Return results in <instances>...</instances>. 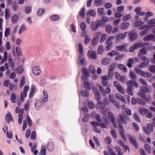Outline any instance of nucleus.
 <instances>
[{"label":"nucleus","instance_id":"1","mask_svg":"<svg viewBox=\"0 0 155 155\" xmlns=\"http://www.w3.org/2000/svg\"><path fill=\"white\" fill-rule=\"evenodd\" d=\"M127 84L128 86V89H127V93H128L130 95L132 96L133 93L132 91L134 89L133 86L136 87H138V84L133 80H130L127 83Z\"/></svg>","mask_w":155,"mask_h":155},{"label":"nucleus","instance_id":"2","mask_svg":"<svg viewBox=\"0 0 155 155\" xmlns=\"http://www.w3.org/2000/svg\"><path fill=\"white\" fill-rule=\"evenodd\" d=\"M81 71L83 74L81 77L82 81L83 82L87 81L88 78L91 76L87 69L86 67H83L81 69Z\"/></svg>","mask_w":155,"mask_h":155},{"label":"nucleus","instance_id":"3","mask_svg":"<svg viewBox=\"0 0 155 155\" xmlns=\"http://www.w3.org/2000/svg\"><path fill=\"white\" fill-rule=\"evenodd\" d=\"M143 131L147 135L150 134L153 131V127L151 124H147L146 127L143 128Z\"/></svg>","mask_w":155,"mask_h":155},{"label":"nucleus","instance_id":"4","mask_svg":"<svg viewBox=\"0 0 155 155\" xmlns=\"http://www.w3.org/2000/svg\"><path fill=\"white\" fill-rule=\"evenodd\" d=\"M128 137L130 142L135 147V149H138L139 147L138 143L136 139L133 136L130 135H128Z\"/></svg>","mask_w":155,"mask_h":155},{"label":"nucleus","instance_id":"5","mask_svg":"<svg viewBox=\"0 0 155 155\" xmlns=\"http://www.w3.org/2000/svg\"><path fill=\"white\" fill-rule=\"evenodd\" d=\"M135 72L137 74H139L143 77H146L147 78H150L151 77L150 74H149L148 73H145L137 68H135Z\"/></svg>","mask_w":155,"mask_h":155},{"label":"nucleus","instance_id":"6","mask_svg":"<svg viewBox=\"0 0 155 155\" xmlns=\"http://www.w3.org/2000/svg\"><path fill=\"white\" fill-rule=\"evenodd\" d=\"M127 33L129 36V39H137V33L135 30H132L129 33L128 32H127Z\"/></svg>","mask_w":155,"mask_h":155},{"label":"nucleus","instance_id":"7","mask_svg":"<svg viewBox=\"0 0 155 155\" xmlns=\"http://www.w3.org/2000/svg\"><path fill=\"white\" fill-rule=\"evenodd\" d=\"M144 45L143 43H139L134 45L133 46L129 48L130 52H133L136 49L142 47Z\"/></svg>","mask_w":155,"mask_h":155},{"label":"nucleus","instance_id":"8","mask_svg":"<svg viewBox=\"0 0 155 155\" xmlns=\"http://www.w3.org/2000/svg\"><path fill=\"white\" fill-rule=\"evenodd\" d=\"M32 72L35 75H38L40 73L41 71L39 68L38 66H34L32 69Z\"/></svg>","mask_w":155,"mask_h":155},{"label":"nucleus","instance_id":"9","mask_svg":"<svg viewBox=\"0 0 155 155\" xmlns=\"http://www.w3.org/2000/svg\"><path fill=\"white\" fill-rule=\"evenodd\" d=\"M55 145L52 141L50 142L48 144L47 149L49 151H52L54 149Z\"/></svg>","mask_w":155,"mask_h":155},{"label":"nucleus","instance_id":"10","mask_svg":"<svg viewBox=\"0 0 155 155\" xmlns=\"http://www.w3.org/2000/svg\"><path fill=\"white\" fill-rule=\"evenodd\" d=\"M88 57L89 58L91 59H97L96 55L97 53L95 51H93L92 52H89L88 51L87 53Z\"/></svg>","mask_w":155,"mask_h":155},{"label":"nucleus","instance_id":"11","mask_svg":"<svg viewBox=\"0 0 155 155\" xmlns=\"http://www.w3.org/2000/svg\"><path fill=\"white\" fill-rule=\"evenodd\" d=\"M5 121L9 123V121H13V117L10 113H8L5 116Z\"/></svg>","mask_w":155,"mask_h":155},{"label":"nucleus","instance_id":"12","mask_svg":"<svg viewBox=\"0 0 155 155\" xmlns=\"http://www.w3.org/2000/svg\"><path fill=\"white\" fill-rule=\"evenodd\" d=\"M98 25V22L97 21H93L91 23V27L93 31H95L98 28L97 25Z\"/></svg>","mask_w":155,"mask_h":155},{"label":"nucleus","instance_id":"13","mask_svg":"<svg viewBox=\"0 0 155 155\" xmlns=\"http://www.w3.org/2000/svg\"><path fill=\"white\" fill-rule=\"evenodd\" d=\"M145 94L142 90H140L138 92V95L139 96L143 98L145 101L148 102L149 101V100L146 98V95Z\"/></svg>","mask_w":155,"mask_h":155},{"label":"nucleus","instance_id":"14","mask_svg":"<svg viewBox=\"0 0 155 155\" xmlns=\"http://www.w3.org/2000/svg\"><path fill=\"white\" fill-rule=\"evenodd\" d=\"M110 61V58L106 57L101 60V63L103 65H107L109 64Z\"/></svg>","mask_w":155,"mask_h":155},{"label":"nucleus","instance_id":"15","mask_svg":"<svg viewBox=\"0 0 155 155\" xmlns=\"http://www.w3.org/2000/svg\"><path fill=\"white\" fill-rule=\"evenodd\" d=\"M112 39H107L106 43L107 44L106 48L107 51L110 50V47L112 45L113 41H111Z\"/></svg>","mask_w":155,"mask_h":155},{"label":"nucleus","instance_id":"16","mask_svg":"<svg viewBox=\"0 0 155 155\" xmlns=\"http://www.w3.org/2000/svg\"><path fill=\"white\" fill-rule=\"evenodd\" d=\"M83 55H80L79 56V62L81 66H85L86 64V62L85 61V58H83Z\"/></svg>","mask_w":155,"mask_h":155},{"label":"nucleus","instance_id":"17","mask_svg":"<svg viewBox=\"0 0 155 155\" xmlns=\"http://www.w3.org/2000/svg\"><path fill=\"white\" fill-rule=\"evenodd\" d=\"M118 127L120 130L119 132L120 133V135L122 136L123 139L125 141H126V138L124 136V130L123 126L121 125H119Z\"/></svg>","mask_w":155,"mask_h":155},{"label":"nucleus","instance_id":"18","mask_svg":"<svg viewBox=\"0 0 155 155\" xmlns=\"http://www.w3.org/2000/svg\"><path fill=\"white\" fill-rule=\"evenodd\" d=\"M24 69L21 65L18 66L17 68H16L15 71L18 74H21L23 71Z\"/></svg>","mask_w":155,"mask_h":155},{"label":"nucleus","instance_id":"19","mask_svg":"<svg viewBox=\"0 0 155 155\" xmlns=\"http://www.w3.org/2000/svg\"><path fill=\"white\" fill-rule=\"evenodd\" d=\"M96 106L99 109H103L105 108V105L104 103H103L102 102L100 101H98Z\"/></svg>","mask_w":155,"mask_h":155},{"label":"nucleus","instance_id":"20","mask_svg":"<svg viewBox=\"0 0 155 155\" xmlns=\"http://www.w3.org/2000/svg\"><path fill=\"white\" fill-rule=\"evenodd\" d=\"M18 17L17 15L15 14L12 15V18H11V21L12 22L13 24H15L17 23V21L18 20Z\"/></svg>","mask_w":155,"mask_h":155},{"label":"nucleus","instance_id":"21","mask_svg":"<svg viewBox=\"0 0 155 155\" xmlns=\"http://www.w3.org/2000/svg\"><path fill=\"white\" fill-rule=\"evenodd\" d=\"M115 96L116 98L118 100L121 101H125L124 98L119 93H116Z\"/></svg>","mask_w":155,"mask_h":155},{"label":"nucleus","instance_id":"22","mask_svg":"<svg viewBox=\"0 0 155 155\" xmlns=\"http://www.w3.org/2000/svg\"><path fill=\"white\" fill-rule=\"evenodd\" d=\"M84 87L85 89L87 91H89L91 89V85L87 81L84 82Z\"/></svg>","mask_w":155,"mask_h":155},{"label":"nucleus","instance_id":"23","mask_svg":"<svg viewBox=\"0 0 155 155\" xmlns=\"http://www.w3.org/2000/svg\"><path fill=\"white\" fill-rule=\"evenodd\" d=\"M8 58V53L6 51L4 52L3 57L2 58L1 61L0 62V64L4 63L5 61L7 60Z\"/></svg>","mask_w":155,"mask_h":155},{"label":"nucleus","instance_id":"24","mask_svg":"<svg viewBox=\"0 0 155 155\" xmlns=\"http://www.w3.org/2000/svg\"><path fill=\"white\" fill-rule=\"evenodd\" d=\"M140 8H137L135 10L136 14L140 16H143L145 15V12H140Z\"/></svg>","mask_w":155,"mask_h":155},{"label":"nucleus","instance_id":"25","mask_svg":"<svg viewBox=\"0 0 155 155\" xmlns=\"http://www.w3.org/2000/svg\"><path fill=\"white\" fill-rule=\"evenodd\" d=\"M108 116L109 119H111V122H114V120H115L114 116V114L111 112L110 111L108 113Z\"/></svg>","mask_w":155,"mask_h":155},{"label":"nucleus","instance_id":"26","mask_svg":"<svg viewBox=\"0 0 155 155\" xmlns=\"http://www.w3.org/2000/svg\"><path fill=\"white\" fill-rule=\"evenodd\" d=\"M60 18V16L57 15H54L50 17V19L52 21H58Z\"/></svg>","mask_w":155,"mask_h":155},{"label":"nucleus","instance_id":"27","mask_svg":"<svg viewBox=\"0 0 155 155\" xmlns=\"http://www.w3.org/2000/svg\"><path fill=\"white\" fill-rule=\"evenodd\" d=\"M89 71L91 73L94 74H95L96 70L94 68V67L92 65H90L88 68Z\"/></svg>","mask_w":155,"mask_h":155},{"label":"nucleus","instance_id":"28","mask_svg":"<svg viewBox=\"0 0 155 155\" xmlns=\"http://www.w3.org/2000/svg\"><path fill=\"white\" fill-rule=\"evenodd\" d=\"M15 51L18 56L20 57L22 55V52L21 50L19 47L16 46V47Z\"/></svg>","mask_w":155,"mask_h":155},{"label":"nucleus","instance_id":"29","mask_svg":"<svg viewBox=\"0 0 155 155\" xmlns=\"http://www.w3.org/2000/svg\"><path fill=\"white\" fill-rule=\"evenodd\" d=\"M112 29V26L108 24L105 26V29L106 31L108 34H109L111 32Z\"/></svg>","mask_w":155,"mask_h":155},{"label":"nucleus","instance_id":"30","mask_svg":"<svg viewBox=\"0 0 155 155\" xmlns=\"http://www.w3.org/2000/svg\"><path fill=\"white\" fill-rule=\"evenodd\" d=\"M139 110L140 113L143 115L146 114L148 111L147 109H145L143 107H140L139 108Z\"/></svg>","mask_w":155,"mask_h":155},{"label":"nucleus","instance_id":"31","mask_svg":"<svg viewBox=\"0 0 155 155\" xmlns=\"http://www.w3.org/2000/svg\"><path fill=\"white\" fill-rule=\"evenodd\" d=\"M103 48V46L102 45H100L98 47L97 53L98 54L101 55L103 53L104 50Z\"/></svg>","mask_w":155,"mask_h":155},{"label":"nucleus","instance_id":"32","mask_svg":"<svg viewBox=\"0 0 155 155\" xmlns=\"http://www.w3.org/2000/svg\"><path fill=\"white\" fill-rule=\"evenodd\" d=\"M150 30L149 28H147L144 30L142 31L140 33V35L141 36H143L147 35Z\"/></svg>","mask_w":155,"mask_h":155},{"label":"nucleus","instance_id":"33","mask_svg":"<svg viewBox=\"0 0 155 155\" xmlns=\"http://www.w3.org/2000/svg\"><path fill=\"white\" fill-rule=\"evenodd\" d=\"M46 148L45 146H43L40 152V154L38 155H46Z\"/></svg>","mask_w":155,"mask_h":155},{"label":"nucleus","instance_id":"34","mask_svg":"<svg viewBox=\"0 0 155 155\" xmlns=\"http://www.w3.org/2000/svg\"><path fill=\"white\" fill-rule=\"evenodd\" d=\"M80 93L81 95L83 97H87L89 96V94L85 91L81 90Z\"/></svg>","mask_w":155,"mask_h":155},{"label":"nucleus","instance_id":"35","mask_svg":"<svg viewBox=\"0 0 155 155\" xmlns=\"http://www.w3.org/2000/svg\"><path fill=\"white\" fill-rule=\"evenodd\" d=\"M35 91V87L33 85H32L30 89V92L29 95V98H31L32 96H33L34 91Z\"/></svg>","mask_w":155,"mask_h":155},{"label":"nucleus","instance_id":"36","mask_svg":"<svg viewBox=\"0 0 155 155\" xmlns=\"http://www.w3.org/2000/svg\"><path fill=\"white\" fill-rule=\"evenodd\" d=\"M118 91L121 94H124L125 93L124 90L123 89L122 87L120 84L116 87Z\"/></svg>","mask_w":155,"mask_h":155},{"label":"nucleus","instance_id":"37","mask_svg":"<svg viewBox=\"0 0 155 155\" xmlns=\"http://www.w3.org/2000/svg\"><path fill=\"white\" fill-rule=\"evenodd\" d=\"M134 61L133 58H130L128 61V62L127 65L129 68H131L132 66V64L134 63Z\"/></svg>","mask_w":155,"mask_h":155},{"label":"nucleus","instance_id":"38","mask_svg":"<svg viewBox=\"0 0 155 155\" xmlns=\"http://www.w3.org/2000/svg\"><path fill=\"white\" fill-rule=\"evenodd\" d=\"M94 94L95 99L96 101H100L101 99L100 97V94L98 91L97 92L94 93Z\"/></svg>","mask_w":155,"mask_h":155},{"label":"nucleus","instance_id":"39","mask_svg":"<svg viewBox=\"0 0 155 155\" xmlns=\"http://www.w3.org/2000/svg\"><path fill=\"white\" fill-rule=\"evenodd\" d=\"M12 8L13 11H16L18 8V4L16 2H14L12 5Z\"/></svg>","mask_w":155,"mask_h":155},{"label":"nucleus","instance_id":"40","mask_svg":"<svg viewBox=\"0 0 155 155\" xmlns=\"http://www.w3.org/2000/svg\"><path fill=\"white\" fill-rule=\"evenodd\" d=\"M26 120L28 121V125L31 127L32 125V121L28 115H26Z\"/></svg>","mask_w":155,"mask_h":155},{"label":"nucleus","instance_id":"41","mask_svg":"<svg viewBox=\"0 0 155 155\" xmlns=\"http://www.w3.org/2000/svg\"><path fill=\"white\" fill-rule=\"evenodd\" d=\"M93 139L95 142L96 146L99 147L100 146V143L98 138L95 136L93 137Z\"/></svg>","mask_w":155,"mask_h":155},{"label":"nucleus","instance_id":"42","mask_svg":"<svg viewBox=\"0 0 155 155\" xmlns=\"http://www.w3.org/2000/svg\"><path fill=\"white\" fill-rule=\"evenodd\" d=\"M25 83V76H22L21 80V81L20 84V87H22L24 85Z\"/></svg>","mask_w":155,"mask_h":155},{"label":"nucleus","instance_id":"43","mask_svg":"<svg viewBox=\"0 0 155 155\" xmlns=\"http://www.w3.org/2000/svg\"><path fill=\"white\" fill-rule=\"evenodd\" d=\"M97 21L98 22V25H97V27H98V28L102 26V27H104L105 25V24L103 23L101 20L99 19H98L97 20Z\"/></svg>","mask_w":155,"mask_h":155},{"label":"nucleus","instance_id":"44","mask_svg":"<svg viewBox=\"0 0 155 155\" xmlns=\"http://www.w3.org/2000/svg\"><path fill=\"white\" fill-rule=\"evenodd\" d=\"M45 10L44 8H39L37 12V15L40 16L45 12Z\"/></svg>","mask_w":155,"mask_h":155},{"label":"nucleus","instance_id":"45","mask_svg":"<svg viewBox=\"0 0 155 155\" xmlns=\"http://www.w3.org/2000/svg\"><path fill=\"white\" fill-rule=\"evenodd\" d=\"M117 67L119 69L123 70L124 72H126V67L124 65L119 64L117 65Z\"/></svg>","mask_w":155,"mask_h":155},{"label":"nucleus","instance_id":"46","mask_svg":"<svg viewBox=\"0 0 155 155\" xmlns=\"http://www.w3.org/2000/svg\"><path fill=\"white\" fill-rule=\"evenodd\" d=\"M78 47L79 51L80 54V55H83V46L82 44L81 43H79Z\"/></svg>","mask_w":155,"mask_h":155},{"label":"nucleus","instance_id":"47","mask_svg":"<svg viewBox=\"0 0 155 155\" xmlns=\"http://www.w3.org/2000/svg\"><path fill=\"white\" fill-rule=\"evenodd\" d=\"M145 149L149 153L151 152L150 146L147 144L145 143L144 146Z\"/></svg>","mask_w":155,"mask_h":155},{"label":"nucleus","instance_id":"48","mask_svg":"<svg viewBox=\"0 0 155 155\" xmlns=\"http://www.w3.org/2000/svg\"><path fill=\"white\" fill-rule=\"evenodd\" d=\"M99 88L101 93L103 94L104 96L106 97V95L105 94V91L103 87L102 86L100 85L99 86Z\"/></svg>","mask_w":155,"mask_h":155},{"label":"nucleus","instance_id":"49","mask_svg":"<svg viewBox=\"0 0 155 155\" xmlns=\"http://www.w3.org/2000/svg\"><path fill=\"white\" fill-rule=\"evenodd\" d=\"M85 9L84 8H82L80 10L79 14L82 17H84V16L85 13Z\"/></svg>","mask_w":155,"mask_h":155},{"label":"nucleus","instance_id":"50","mask_svg":"<svg viewBox=\"0 0 155 155\" xmlns=\"http://www.w3.org/2000/svg\"><path fill=\"white\" fill-rule=\"evenodd\" d=\"M149 60H147V61L142 62L140 64V66L142 68H145L147 66L148 63L149 62Z\"/></svg>","mask_w":155,"mask_h":155},{"label":"nucleus","instance_id":"51","mask_svg":"<svg viewBox=\"0 0 155 155\" xmlns=\"http://www.w3.org/2000/svg\"><path fill=\"white\" fill-rule=\"evenodd\" d=\"M89 14L92 17H95L96 15V12L94 9H91L88 11Z\"/></svg>","mask_w":155,"mask_h":155},{"label":"nucleus","instance_id":"52","mask_svg":"<svg viewBox=\"0 0 155 155\" xmlns=\"http://www.w3.org/2000/svg\"><path fill=\"white\" fill-rule=\"evenodd\" d=\"M16 96L14 93H12L11 96V102L13 103H14L15 102Z\"/></svg>","mask_w":155,"mask_h":155},{"label":"nucleus","instance_id":"53","mask_svg":"<svg viewBox=\"0 0 155 155\" xmlns=\"http://www.w3.org/2000/svg\"><path fill=\"white\" fill-rule=\"evenodd\" d=\"M103 120H104V121L105 124H107V125H108L109 120L107 118V116L106 114H104L103 115Z\"/></svg>","mask_w":155,"mask_h":155},{"label":"nucleus","instance_id":"54","mask_svg":"<svg viewBox=\"0 0 155 155\" xmlns=\"http://www.w3.org/2000/svg\"><path fill=\"white\" fill-rule=\"evenodd\" d=\"M43 93L44 95V97L42 100V101L44 103H46L48 101V95L47 92L44 91Z\"/></svg>","mask_w":155,"mask_h":155},{"label":"nucleus","instance_id":"55","mask_svg":"<svg viewBox=\"0 0 155 155\" xmlns=\"http://www.w3.org/2000/svg\"><path fill=\"white\" fill-rule=\"evenodd\" d=\"M137 102L138 104L142 105H144L145 104V103L144 101L139 98H137Z\"/></svg>","mask_w":155,"mask_h":155},{"label":"nucleus","instance_id":"56","mask_svg":"<svg viewBox=\"0 0 155 155\" xmlns=\"http://www.w3.org/2000/svg\"><path fill=\"white\" fill-rule=\"evenodd\" d=\"M88 107L91 109H93L94 108V102L91 101H90L88 104Z\"/></svg>","mask_w":155,"mask_h":155},{"label":"nucleus","instance_id":"57","mask_svg":"<svg viewBox=\"0 0 155 155\" xmlns=\"http://www.w3.org/2000/svg\"><path fill=\"white\" fill-rule=\"evenodd\" d=\"M10 33V29L9 28H7L5 29V37H7L9 35Z\"/></svg>","mask_w":155,"mask_h":155},{"label":"nucleus","instance_id":"58","mask_svg":"<svg viewBox=\"0 0 155 155\" xmlns=\"http://www.w3.org/2000/svg\"><path fill=\"white\" fill-rule=\"evenodd\" d=\"M147 51L145 48H143L140 50L139 51L140 53H139V54L142 55L143 54H145L147 53Z\"/></svg>","mask_w":155,"mask_h":155},{"label":"nucleus","instance_id":"59","mask_svg":"<svg viewBox=\"0 0 155 155\" xmlns=\"http://www.w3.org/2000/svg\"><path fill=\"white\" fill-rule=\"evenodd\" d=\"M114 96L112 94H110L108 97V99L109 101L112 103H114L115 102V101L114 98H113Z\"/></svg>","mask_w":155,"mask_h":155},{"label":"nucleus","instance_id":"60","mask_svg":"<svg viewBox=\"0 0 155 155\" xmlns=\"http://www.w3.org/2000/svg\"><path fill=\"white\" fill-rule=\"evenodd\" d=\"M25 25H22L20 27L19 31L18 32V33L19 34H21L23 31L25 30Z\"/></svg>","mask_w":155,"mask_h":155},{"label":"nucleus","instance_id":"61","mask_svg":"<svg viewBox=\"0 0 155 155\" xmlns=\"http://www.w3.org/2000/svg\"><path fill=\"white\" fill-rule=\"evenodd\" d=\"M86 25L85 22H82L80 25V27L83 31H84L86 28Z\"/></svg>","mask_w":155,"mask_h":155},{"label":"nucleus","instance_id":"62","mask_svg":"<svg viewBox=\"0 0 155 155\" xmlns=\"http://www.w3.org/2000/svg\"><path fill=\"white\" fill-rule=\"evenodd\" d=\"M101 35V32H98L95 34L94 36L93 39H99Z\"/></svg>","mask_w":155,"mask_h":155},{"label":"nucleus","instance_id":"63","mask_svg":"<svg viewBox=\"0 0 155 155\" xmlns=\"http://www.w3.org/2000/svg\"><path fill=\"white\" fill-rule=\"evenodd\" d=\"M132 126L134 129L137 131H138L139 129L138 125L136 123L133 122L132 123Z\"/></svg>","mask_w":155,"mask_h":155},{"label":"nucleus","instance_id":"64","mask_svg":"<svg viewBox=\"0 0 155 155\" xmlns=\"http://www.w3.org/2000/svg\"><path fill=\"white\" fill-rule=\"evenodd\" d=\"M105 140L106 143L108 144H110L111 142V139L109 137H105Z\"/></svg>","mask_w":155,"mask_h":155}]
</instances>
